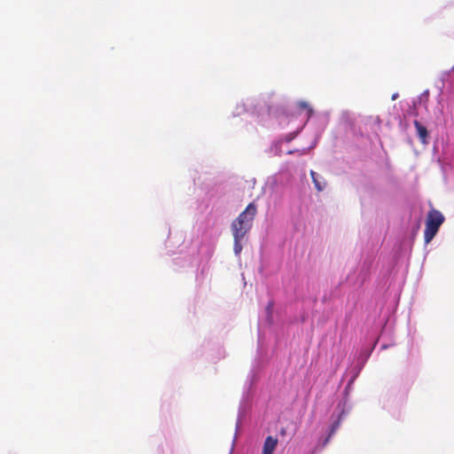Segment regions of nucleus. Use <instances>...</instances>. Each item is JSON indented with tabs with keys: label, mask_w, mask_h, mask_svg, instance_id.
Returning <instances> with one entry per match:
<instances>
[{
	"label": "nucleus",
	"mask_w": 454,
	"mask_h": 454,
	"mask_svg": "<svg viewBox=\"0 0 454 454\" xmlns=\"http://www.w3.org/2000/svg\"><path fill=\"white\" fill-rule=\"evenodd\" d=\"M413 124L416 128L418 136L422 143L427 142V138L428 137L427 129L425 126H423L419 121L415 120Z\"/></svg>",
	"instance_id": "20e7f679"
},
{
	"label": "nucleus",
	"mask_w": 454,
	"mask_h": 454,
	"mask_svg": "<svg viewBox=\"0 0 454 454\" xmlns=\"http://www.w3.org/2000/svg\"><path fill=\"white\" fill-rule=\"evenodd\" d=\"M233 239H234V252L236 254H239L242 250L241 240L243 239H237V238H233Z\"/></svg>",
	"instance_id": "0eeeda50"
},
{
	"label": "nucleus",
	"mask_w": 454,
	"mask_h": 454,
	"mask_svg": "<svg viewBox=\"0 0 454 454\" xmlns=\"http://www.w3.org/2000/svg\"><path fill=\"white\" fill-rule=\"evenodd\" d=\"M292 139H293V137L290 136V137H288L286 138V141H287V142H289V141H291Z\"/></svg>",
	"instance_id": "1a4fd4ad"
},
{
	"label": "nucleus",
	"mask_w": 454,
	"mask_h": 454,
	"mask_svg": "<svg viewBox=\"0 0 454 454\" xmlns=\"http://www.w3.org/2000/svg\"><path fill=\"white\" fill-rule=\"evenodd\" d=\"M278 445V439L274 438L273 436H267L263 447H262V454H273L276 447Z\"/></svg>",
	"instance_id": "7ed1b4c3"
},
{
	"label": "nucleus",
	"mask_w": 454,
	"mask_h": 454,
	"mask_svg": "<svg viewBox=\"0 0 454 454\" xmlns=\"http://www.w3.org/2000/svg\"><path fill=\"white\" fill-rule=\"evenodd\" d=\"M297 106L300 109H304L307 111V118H310L313 114V109L310 107V106L305 102V101H299L297 103Z\"/></svg>",
	"instance_id": "423d86ee"
},
{
	"label": "nucleus",
	"mask_w": 454,
	"mask_h": 454,
	"mask_svg": "<svg viewBox=\"0 0 454 454\" xmlns=\"http://www.w3.org/2000/svg\"><path fill=\"white\" fill-rule=\"evenodd\" d=\"M340 419L335 421L333 425H332V427H331V432H330V436L334 434V432L338 429V427H340Z\"/></svg>",
	"instance_id": "6e6552de"
},
{
	"label": "nucleus",
	"mask_w": 454,
	"mask_h": 454,
	"mask_svg": "<svg viewBox=\"0 0 454 454\" xmlns=\"http://www.w3.org/2000/svg\"><path fill=\"white\" fill-rule=\"evenodd\" d=\"M396 98H397V94H395V95L392 96V99L393 100L395 99Z\"/></svg>",
	"instance_id": "9d476101"
},
{
	"label": "nucleus",
	"mask_w": 454,
	"mask_h": 454,
	"mask_svg": "<svg viewBox=\"0 0 454 454\" xmlns=\"http://www.w3.org/2000/svg\"><path fill=\"white\" fill-rule=\"evenodd\" d=\"M443 222L444 216L440 211L433 208L428 212L424 231L426 244L434 239Z\"/></svg>",
	"instance_id": "f03ea898"
},
{
	"label": "nucleus",
	"mask_w": 454,
	"mask_h": 454,
	"mask_svg": "<svg viewBox=\"0 0 454 454\" xmlns=\"http://www.w3.org/2000/svg\"><path fill=\"white\" fill-rule=\"evenodd\" d=\"M257 213V207L254 202L249 203L244 211L231 223L233 238L244 239L253 226Z\"/></svg>",
	"instance_id": "f257e3e1"
},
{
	"label": "nucleus",
	"mask_w": 454,
	"mask_h": 454,
	"mask_svg": "<svg viewBox=\"0 0 454 454\" xmlns=\"http://www.w3.org/2000/svg\"><path fill=\"white\" fill-rule=\"evenodd\" d=\"M310 176H311V178H312V181H313V183L315 184L316 189L318 192H322L324 190V188L325 187V183L321 184L319 182V180H317V173L314 170H310Z\"/></svg>",
	"instance_id": "39448f33"
}]
</instances>
